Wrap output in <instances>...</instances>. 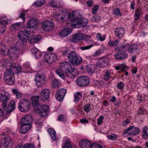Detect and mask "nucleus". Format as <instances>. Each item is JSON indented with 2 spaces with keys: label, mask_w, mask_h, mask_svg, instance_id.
<instances>
[{
  "label": "nucleus",
  "mask_w": 148,
  "mask_h": 148,
  "mask_svg": "<svg viewBox=\"0 0 148 148\" xmlns=\"http://www.w3.org/2000/svg\"><path fill=\"white\" fill-rule=\"evenodd\" d=\"M59 68L56 70V72L62 79L65 78L64 73H66V75L69 78H73L75 77L74 75L72 73L74 71V67H72L68 62H66L60 63Z\"/></svg>",
  "instance_id": "1"
},
{
  "label": "nucleus",
  "mask_w": 148,
  "mask_h": 148,
  "mask_svg": "<svg viewBox=\"0 0 148 148\" xmlns=\"http://www.w3.org/2000/svg\"><path fill=\"white\" fill-rule=\"evenodd\" d=\"M69 18L71 21V26L73 28H80L85 26L88 23L86 18H81L76 16L75 13L72 12L68 15Z\"/></svg>",
  "instance_id": "2"
},
{
  "label": "nucleus",
  "mask_w": 148,
  "mask_h": 148,
  "mask_svg": "<svg viewBox=\"0 0 148 148\" xmlns=\"http://www.w3.org/2000/svg\"><path fill=\"white\" fill-rule=\"evenodd\" d=\"M68 59L69 61L74 66L79 65L82 60V57L77 55L74 51H72L68 53Z\"/></svg>",
  "instance_id": "3"
},
{
  "label": "nucleus",
  "mask_w": 148,
  "mask_h": 148,
  "mask_svg": "<svg viewBox=\"0 0 148 148\" xmlns=\"http://www.w3.org/2000/svg\"><path fill=\"white\" fill-rule=\"evenodd\" d=\"M31 103L29 100L23 99H21L18 103V108L23 112H26L30 109Z\"/></svg>",
  "instance_id": "4"
},
{
  "label": "nucleus",
  "mask_w": 148,
  "mask_h": 148,
  "mask_svg": "<svg viewBox=\"0 0 148 148\" xmlns=\"http://www.w3.org/2000/svg\"><path fill=\"white\" fill-rule=\"evenodd\" d=\"M35 81L37 87L40 88L46 84V78L43 75L37 73L35 75Z\"/></svg>",
  "instance_id": "5"
},
{
  "label": "nucleus",
  "mask_w": 148,
  "mask_h": 148,
  "mask_svg": "<svg viewBox=\"0 0 148 148\" xmlns=\"http://www.w3.org/2000/svg\"><path fill=\"white\" fill-rule=\"evenodd\" d=\"M9 99V94L8 92L5 91L2 92L0 94V101L2 102L3 108L9 107L8 101Z\"/></svg>",
  "instance_id": "6"
},
{
  "label": "nucleus",
  "mask_w": 148,
  "mask_h": 148,
  "mask_svg": "<svg viewBox=\"0 0 148 148\" xmlns=\"http://www.w3.org/2000/svg\"><path fill=\"white\" fill-rule=\"evenodd\" d=\"M77 85L79 86H85L89 82V79L85 76H82L78 77L76 81Z\"/></svg>",
  "instance_id": "7"
},
{
  "label": "nucleus",
  "mask_w": 148,
  "mask_h": 148,
  "mask_svg": "<svg viewBox=\"0 0 148 148\" xmlns=\"http://www.w3.org/2000/svg\"><path fill=\"white\" fill-rule=\"evenodd\" d=\"M128 134L130 136H135L138 134L140 132V129L136 127H134V126H132L126 129L124 132L123 134H125L128 132Z\"/></svg>",
  "instance_id": "8"
},
{
  "label": "nucleus",
  "mask_w": 148,
  "mask_h": 148,
  "mask_svg": "<svg viewBox=\"0 0 148 148\" xmlns=\"http://www.w3.org/2000/svg\"><path fill=\"white\" fill-rule=\"evenodd\" d=\"M41 25L42 29L46 31H51L54 27L53 23L48 20L45 21L42 23Z\"/></svg>",
  "instance_id": "9"
},
{
  "label": "nucleus",
  "mask_w": 148,
  "mask_h": 148,
  "mask_svg": "<svg viewBox=\"0 0 148 148\" xmlns=\"http://www.w3.org/2000/svg\"><path fill=\"white\" fill-rule=\"evenodd\" d=\"M20 54L19 49L15 47H13L10 49V61L14 60L18 57Z\"/></svg>",
  "instance_id": "10"
},
{
  "label": "nucleus",
  "mask_w": 148,
  "mask_h": 148,
  "mask_svg": "<svg viewBox=\"0 0 148 148\" xmlns=\"http://www.w3.org/2000/svg\"><path fill=\"white\" fill-rule=\"evenodd\" d=\"M30 33L28 31H21L18 32V36L22 41H26L29 38Z\"/></svg>",
  "instance_id": "11"
},
{
  "label": "nucleus",
  "mask_w": 148,
  "mask_h": 148,
  "mask_svg": "<svg viewBox=\"0 0 148 148\" xmlns=\"http://www.w3.org/2000/svg\"><path fill=\"white\" fill-rule=\"evenodd\" d=\"M44 59L46 62L51 64L57 60V56L56 54L53 53H47L45 55Z\"/></svg>",
  "instance_id": "12"
},
{
  "label": "nucleus",
  "mask_w": 148,
  "mask_h": 148,
  "mask_svg": "<svg viewBox=\"0 0 148 148\" xmlns=\"http://www.w3.org/2000/svg\"><path fill=\"white\" fill-rule=\"evenodd\" d=\"M50 94V91L49 89H43L41 90L40 95V99L44 101L47 100L49 97Z\"/></svg>",
  "instance_id": "13"
},
{
  "label": "nucleus",
  "mask_w": 148,
  "mask_h": 148,
  "mask_svg": "<svg viewBox=\"0 0 148 148\" xmlns=\"http://www.w3.org/2000/svg\"><path fill=\"white\" fill-rule=\"evenodd\" d=\"M37 110H39L40 116L42 117L45 116L47 114L49 111V107L47 105H42L39 109L37 106Z\"/></svg>",
  "instance_id": "14"
},
{
  "label": "nucleus",
  "mask_w": 148,
  "mask_h": 148,
  "mask_svg": "<svg viewBox=\"0 0 148 148\" xmlns=\"http://www.w3.org/2000/svg\"><path fill=\"white\" fill-rule=\"evenodd\" d=\"M32 121V116L30 114H28L23 116L21 118V124L27 125H32L31 123Z\"/></svg>",
  "instance_id": "15"
},
{
  "label": "nucleus",
  "mask_w": 148,
  "mask_h": 148,
  "mask_svg": "<svg viewBox=\"0 0 148 148\" xmlns=\"http://www.w3.org/2000/svg\"><path fill=\"white\" fill-rule=\"evenodd\" d=\"M66 92V90L64 88H61L58 90L55 96L56 99L59 101H62Z\"/></svg>",
  "instance_id": "16"
},
{
  "label": "nucleus",
  "mask_w": 148,
  "mask_h": 148,
  "mask_svg": "<svg viewBox=\"0 0 148 148\" xmlns=\"http://www.w3.org/2000/svg\"><path fill=\"white\" fill-rule=\"evenodd\" d=\"M8 24L6 17L3 16L0 19V33L5 32L6 29V25Z\"/></svg>",
  "instance_id": "17"
},
{
  "label": "nucleus",
  "mask_w": 148,
  "mask_h": 148,
  "mask_svg": "<svg viewBox=\"0 0 148 148\" xmlns=\"http://www.w3.org/2000/svg\"><path fill=\"white\" fill-rule=\"evenodd\" d=\"M108 64V60L106 57L100 58L96 64L97 67H104Z\"/></svg>",
  "instance_id": "18"
},
{
  "label": "nucleus",
  "mask_w": 148,
  "mask_h": 148,
  "mask_svg": "<svg viewBox=\"0 0 148 148\" xmlns=\"http://www.w3.org/2000/svg\"><path fill=\"white\" fill-rule=\"evenodd\" d=\"M55 19L60 22H63L66 19L67 14L62 10L60 12V14H54Z\"/></svg>",
  "instance_id": "19"
},
{
  "label": "nucleus",
  "mask_w": 148,
  "mask_h": 148,
  "mask_svg": "<svg viewBox=\"0 0 148 148\" xmlns=\"http://www.w3.org/2000/svg\"><path fill=\"white\" fill-rule=\"evenodd\" d=\"M79 146L82 148H92V145L87 140H82L79 143Z\"/></svg>",
  "instance_id": "20"
},
{
  "label": "nucleus",
  "mask_w": 148,
  "mask_h": 148,
  "mask_svg": "<svg viewBox=\"0 0 148 148\" xmlns=\"http://www.w3.org/2000/svg\"><path fill=\"white\" fill-rule=\"evenodd\" d=\"M84 34L80 32H78L73 36V41L75 43H77L84 40Z\"/></svg>",
  "instance_id": "21"
},
{
  "label": "nucleus",
  "mask_w": 148,
  "mask_h": 148,
  "mask_svg": "<svg viewBox=\"0 0 148 148\" xmlns=\"http://www.w3.org/2000/svg\"><path fill=\"white\" fill-rule=\"evenodd\" d=\"M32 127V125H29L21 124L19 129L20 132L21 134H25L29 131Z\"/></svg>",
  "instance_id": "22"
},
{
  "label": "nucleus",
  "mask_w": 148,
  "mask_h": 148,
  "mask_svg": "<svg viewBox=\"0 0 148 148\" xmlns=\"http://www.w3.org/2000/svg\"><path fill=\"white\" fill-rule=\"evenodd\" d=\"M72 28H65L61 30L60 33V35L61 37H65L69 35L72 32Z\"/></svg>",
  "instance_id": "23"
},
{
  "label": "nucleus",
  "mask_w": 148,
  "mask_h": 148,
  "mask_svg": "<svg viewBox=\"0 0 148 148\" xmlns=\"http://www.w3.org/2000/svg\"><path fill=\"white\" fill-rule=\"evenodd\" d=\"M3 108L0 109V116L6 119L9 114V107L7 106V108Z\"/></svg>",
  "instance_id": "24"
},
{
  "label": "nucleus",
  "mask_w": 148,
  "mask_h": 148,
  "mask_svg": "<svg viewBox=\"0 0 148 148\" xmlns=\"http://www.w3.org/2000/svg\"><path fill=\"white\" fill-rule=\"evenodd\" d=\"M115 36L119 39H121L125 34V30L121 28H117L114 31Z\"/></svg>",
  "instance_id": "25"
},
{
  "label": "nucleus",
  "mask_w": 148,
  "mask_h": 148,
  "mask_svg": "<svg viewBox=\"0 0 148 148\" xmlns=\"http://www.w3.org/2000/svg\"><path fill=\"white\" fill-rule=\"evenodd\" d=\"M9 49L6 47L5 45L1 44L0 45V53L4 56L7 55L9 54Z\"/></svg>",
  "instance_id": "26"
},
{
  "label": "nucleus",
  "mask_w": 148,
  "mask_h": 148,
  "mask_svg": "<svg viewBox=\"0 0 148 148\" xmlns=\"http://www.w3.org/2000/svg\"><path fill=\"white\" fill-rule=\"evenodd\" d=\"M38 23V21L36 19L32 18L29 20L27 22V25L29 28H33L36 26Z\"/></svg>",
  "instance_id": "27"
},
{
  "label": "nucleus",
  "mask_w": 148,
  "mask_h": 148,
  "mask_svg": "<svg viewBox=\"0 0 148 148\" xmlns=\"http://www.w3.org/2000/svg\"><path fill=\"white\" fill-rule=\"evenodd\" d=\"M62 148H76V147L74 145H72L70 140L69 139L66 140L63 144Z\"/></svg>",
  "instance_id": "28"
},
{
  "label": "nucleus",
  "mask_w": 148,
  "mask_h": 148,
  "mask_svg": "<svg viewBox=\"0 0 148 148\" xmlns=\"http://www.w3.org/2000/svg\"><path fill=\"white\" fill-rule=\"evenodd\" d=\"M97 67L96 65L90 64L88 65L86 67V70L89 73H94L97 70Z\"/></svg>",
  "instance_id": "29"
},
{
  "label": "nucleus",
  "mask_w": 148,
  "mask_h": 148,
  "mask_svg": "<svg viewBox=\"0 0 148 148\" xmlns=\"http://www.w3.org/2000/svg\"><path fill=\"white\" fill-rule=\"evenodd\" d=\"M41 38V36L40 35H34L31 37L30 40H29L30 43L33 44V43L37 42L39 41Z\"/></svg>",
  "instance_id": "30"
},
{
  "label": "nucleus",
  "mask_w": 148,
  "mask_h": 148,
  "mask_svg": "<svg viewBox=\"0 0 148 148\" xmlns=\"http://www.w3.org/2000/svg\"><path fill=\"white\" fill-rule=\"evenodd\" d=\"M32 105L34 106H36L38 105L39 100V96H32L31 98Z\"/></svg>",
  "instance_id": "31"
},
{
  "label": "nucleus",
  "mask_w": 148,
  "mask_h": 148,
  "mask_svg": "<svg viewBox=\"0 0 148 148\" xmlns=\"http://www.w3.org/2000/svg\"><path fill=\"white\" fill-rule=\"evenodd\" d=\"M4 79L5 82L8 85H9V69H7L4 74Z\"/></svg>",
  "instance_id": "32"
},
{
  "label": "nucleus",
  "mask_w": 148,
  "mask_h": 148,
  "mask_svg": "<svg viewBox=\"0 0 148 148\" xmlns=\"http://www.w3.org/2000/svg\"><path fill=\"white\" fill-rule=\"evenodd\" d=\"M48 131L53 140L55 141L56 138V134L55 131L51 128L48 130Z\"/></svg>",
  "instance_id": "33"
},
{
  "label": "nucleus",
  "mask_w": 148,
  "mask_h": 148,
  "mask_svg": "<svg viewBox=\"0 0 148 148\" xmlns=\"http://www.w3.org/2000/svg\"><path fill=\"white\" fill-rule=\"evenodd\" d=\"M148 128L147 126H144L142 128V137L144 139H147L148 138Z\"/></svg>",
  "instance_id": "34"
},
{
  "label": "nucleus",
  "mask_w": 148,
  "mask_h": 148,
  "mask_svg": "<svg viewBox=\"0 0 148 148\" xmlns=\"http://www.w3.org/2000/svg\"><path fill=\"white\" fill-rule=\"evenodd\" d=\"M32 51L36 59L40 57L41 55L40 52L35 47H34L32 49Z\"/></svg>",
  "instance_id": "35"
},
{
  "label": "nucleus",
  "mask_w": 148,
  "mask_h": 148,
  "mask_svg": "<svg viewBox=\"0 0 148 148\" xmlns=\"http://www.w3.org/2000/svg\"><path fill=\"white\" fill-rule=\"evenodd\" d=\"M128 49L129 52L131 54L136 53L137 52V47L135 45L130 46Z\"/></svg>",
  "instance_id": "36"
},
{
  "label": "nucleus",
  "mask_w": 148,
  "mask_h": 148,
  "mask_svg": "<svg viewBox=\"0 0 148 148\" xmlns=\"http://www.w3.org/2000/svg\"><path fill=\"white\" fill-rule=\"evenodd\" d=\"M111 72L107 70L103 75V79L105 81H108L111 78Z\"/></svg>",
  "instance_id": "37"
},
{
  "label": "nucleus",
  "mask_w": 148,
  "mask_h": 148,
  "mask_svg": "<svg viewBox=\"0 0 148 148\" xmlns=\"http://www.w3.org/2000/svg\"><path fill=\"white\" fill-rule=\"evenodd\" d=\"M16 64L15 63L10 62V74L14 75V71L16 67Z\"/></svg>",
  "instance_id": "38"
},
{
  "label": "nucleus",
  "mask_w": 148,
  "mask_h": 148,
  "mask_svg": "<svg viewBox=\"0 0 148 148\" xmlns=\"http://www.w3.org/2000/svg\"><path fill=\"white\" fill-rule=\"evenodd\" d=\"M50 5L52 7L58 8L60 6V4L56 0H51L49 2Z\"/></svg>",
  "instance_id": "39"
},
{
  "label": "nucleus",
  "mask_w": 148,
  "mask_h": 148,
  "mask_svg": "<svg viewBox=\"0 0 148 148\" xmlns=\"http://www.w3.org/2000/svg\"><path fill=\"white\" fill-rule=\"evenodd\" d=\"M9 137H5L4 139V143L3 146L4 148H9Z\"/></svg>",
  "instance_id": "40"
},
{
  "label": "nucleus",
  "mask_w": 148,
  "mask_h": 148,
  "mask_svg": "<svg viewBox=\"0 0 148 148\" xmlns=\"http://www.w3.org/2000/svg\"><path fill=\"white\" fill-rule=\"evenodd\" d=\"M83 109L84 111L86 113L89 112L91 110V107L89 103L84 105L83 106Z\"/></svg>",
  "instance_id": "41"
},
{
  "label": "nucleus",
  "mask_w": 148,
  "mask_h": 148,
  "mask_svg": "<svg viewBox=\"0 0 148 148\" xmlns=\"http://www.w3.org/2000/svg\"><path fill=\"white\" fill-rule=\"evenodd\" d=\"M11 27H12L14 30H18L21 29V23L18 22L12 25Z\"/></svg>",
  "instance_id": "42"
},
{
  "label": "nucleus",
  "mask_w": 148,
  "mask_h": 148,
  "mask_svg": "<svg viewBox=\"0 0 148 148\" xmlns=\"http://www.w3.org/2000/svg\"><path fill=\"white\" fill-rule=\"evenodd\" d=\"M119 43V40H116L114 41L110 40L108 42L109 46L111 47H113L117 45Z\"/></svg>",
  "instance_id": "43"
},
{
  "label": "nucleus",
  "mask_w": 148,
  "mask_h": 148,
  "mask_svg": "<svg viewBox=\"0 0 148 148\" xmlns=\"http://www.w3.org/2000/svg\"><path fill=\"white\" fill-rule=\"evenodd\" d=\"M142 11L140 9H137L135 13L134 16V19L135 20H137L140 15L141 14Z\"/></svg>",
  "instance_id": "44"
},
{
  "label": "nucleus",
  "mask_w": 148,
  "mask_h": 148,
  "mask_svg": "<svg viewBox=\"0 0 148 148\" xmlns=\"http://www.w3.org/2000/svg\"><path fill=\"white\" fill-rule=\"evenodd\" d=\"M16 108L15 103L13 100L10 102V113L13 111Z\"/></svg>",
  "instance_id": "45"
},
{
  "label": "nucleus",
  "mask_w": 148,
  "mask_h": 148,
  "mask_svg": "<svg viewBox=\"0 0 148 148\" xmlns=\"http://www.w3.org/2000/svg\"><path fill=\"white\" fill-rule=\"evenodd\" d=\"M81 97L82 95L79 92L76 93L75 95V101L77 102L81 98Z\"/></svg>",
  "instance_id": "46"
},
{
  "label": "nucleus",
  "mask_w": 148,
  "mask_h": 148,
  "mask_svg": "<svg viewBox=\"0 0 148 148\" xmlns=\"http://www.w3.org/2000/svg\"><path fill=\"white\" fill-rule=\"evenodd\" d=\"M97 38L101 41H104L105 38L104 35H101L100 33H98L96 35Z\"/></svg>",
  "instance_id": "47"
},
{
  "label": "nucleus",
  "mask_w": 148,
  "mask_h": 148,
  "mask_svg": "<svg viewBox=\"0 0 148 148\" xmlns=\"http://www.w3.org/2000/svg\"><path fill=\"white\" fill-rule=\"evenodd\" d=\"M43 121L40 119H38L35 120V123L38 127H40L42 125Z\"/></svg>",
  "instance_id": "48"
},
{
  "label": "nucleus",
  "mask_w": 148,
  "mask_h": 148,
  "mask_svg": "<svg viewBox=\"0 0 148 148\" xmlns=\"http://www.w3.org/2000/svg\"><path fill=\"white\" fill-rule=\"evenodd\" d=\"M146 110L144 108H141L138 111V114L139 115H143L146 114Z\"/></svg>",
  "instance_id": "49"
},
{
  "label": "nucleus",
  "mask_w": 148,
  "mask_h": 148,
  "mask_svg": "<svg viewBox=\"0 0 148 148\" xmlns=\"http://www.w3.org/2000/svg\"><path fill=\"white\" fill-rule=\"evenodd\" d=\"M22 148H35L34 144H32L25 143L23 146H22Z\"/></svg>",
  "instance_id": "50"
},
{
  "label": "nucleus",
  "mask_w": 148,
  "mask_h": 148,
  "mask_svg": "<svg viewBox=\"0 0 148 148\" xmlns=\"http://www.w3.org/2000/svg\"><path fill=\"white\" fill-rule=\"evenodd\" d=\"M44 3V0H39L38 1H35L34 2V3L37 6L39 7L42 5Z\"/></svg>",
  "instance_id": "51"
},
{
  "label": "nucleus",
  "mask_w": 148,
  "mask_h": 148,
  "mask_svg": "<svg viewBox=\"0 0 148 148\" xmlns=\"http://www.w3.org/2000/svg\"><path fill=\"white\" fill-rule=\"evenodd\" d=\"M60 84V83L58 80L56 79H55L53 82L52 86L53 88L58 87Z\"/></svg>",
  "instance_id": "52"
},
{
  "label": "nucleus",
  "mask_w": 148,
  "mask_h": 148,
  "mask_svg": "<svg viewBox=\"0 0 148 148\" xmlns=\"http://www.w3.org/2000/svg\"><path fill=\"white\" fill-rule=\"evenodd\" d=\"M117 135L114 134H112L110 135H108L107 136V137L111 140H114L117 138Z\"/></svg>",
  "instance_id": "53"
},
{
  "label": "nucleus",
  "mask_w": 148,
  "mask_h": 148,
  "mask_svg": "<svg viewBox=\"0 0 148 148\" xmlns=\"http://www.w3.org/2000/svg\"><path fill=\"white\" fill-rule=\"evenodd\" d=\"M15 82V77L14 75L10 74V85L13 84Z\"/></svg>",
  "instance_id": "54"
},
{
  "label": "nucleus",
  "mask_w": 148,
  "mask_h": 148,
  "mask_svg": "<svg viewBox=\"0 0 148 148\" xmlns=\"http://www.w3.org/2000/svg\"><path fill=\"white\" fill-rule=\"evenodd\" d=\"M114 14L117 16H121V13L118 8H116L114 10Z\"/></svg>",
  "instance_id": "55"
},
{
  "label": "nucleus",
  "mask_w": 148,
  "mask_h": 148,
  "mask_svg": "<svg viewBox=\"0 0 148 148\" xmlns=\"http://www.w3.org/2000/svg\"><path fill=\"white\" fill-rule=\"evenodd\" d=\"M98 10V6L97 5H95L92 8V12L93 14H95L97 13Z\"/></svg>",
  "instance_id": "56"
},
{
  "label": "nucleus",
  "mask_w": 148,
  "mask_h": 148,
  "mask_svg": "<svg viewBox=\"0 0 148 148\" xmlns=\"http://www.w3.org/2000/svg\"><path fill=\"white\" fill-rule=\"evenodd\" d=\"M128 47V45H123L120 49V51L125 52L127 49V48Z\"/></svg>",
  "instance_id": "57"
},
{
  "label": "nucleus",
  "mask_w": 148,
  "mask_h": 148,
  "mask_svg": "<svg viewBox=\"0 0 148 148\" xmlns=\"http://www.w3.org/2000/svg\"><path fill=\"white\" fill-rule=\"evenodd\" d=\"M121 53L120 60H124L127 58L128 57V54L126 53Z\"/></svg>",
  "instance_id": "58"
},
{
  "label": "nucleus",
  "mask_w": 148,
  "mask_h": 148,
  "mask_svg": "<svg viewBox=\"0 0 148 148\" xmlns=\"http://www.w3.org/2000/svg\"><path fill=\"white\" fill-rule=\"evenodd\" d=\"M103 119V116L101 115L97 119V125H99L102 124Z\"/></svg>",
  "instance_id": "59"
},
{
  "label": "nucleus",
  "mask_w": 148,
  "mask_h": 148,
  "mask_svg": "<svg viewBox=\"0 0 148 148\" xmlns=\"http://www.w3.org/2000/svg\"><path fill=\"white\" fill-rule=\"evenodd\" d=\"M22 68L20 66H18V65L16 64V67L15 69L14 73L16 72V73H18L21 72Z\"/></svg>",
  "instance_id": "60"
},
{
  "label": "nucleus",
  "mask_w": 148,
  "mask_h": 148,
  "mask_svg": "<svg viewBox=\"0 0 148 148\" xmlns=\"http://www.w3.org/2000/svg\"><path fill=\"white\" fill-rule=\"evenodd\" d=\"M125 84L122 82H120L117 83V87L120 90H122Z\"/></svg>",
  "instance_id": "61"
},
{
  "label": "nucleus",
  "mask_w": 148,
  "mask_h": 148,
  "mask_svg": "<svg viewBox=\"0 0 148 148\" xmlns=\"http://www.w3.org/2000/svg\"><path fill=\"white\" fill-rule=\"evenodd\" d=\"M103 52V50L101 49H100L96 52L94 54V56L95 57L97 56Z\"/></svg>",
  "instance_id": "62"
},
{
  "label": "nucleus",
  "mask_w": 148,
  "mask_h": 148,
  "mask_svg": "<svg viewBox=\"0 0 148 148\" xmlns=\"http://www.w3.org/2000/svg\"><path fill=\"white\" fill-rule=\"evenodd\" d=\"M93 46V45H88L85 46H83L81 48V49L82 50H86L89 49L92 47Z\"/></svg>",
  "instance_id": "63"
},
{
  "label": "nucleus",
  "mask_w": 148,
  "mask_h": 148,
  "mask_svg": "<svg viewBox=\"0 0 148 148\" xmlns=\"http://www.w3.org/2000/svg\"><path fill=\"white\" fill-rule=\"evenodd\" d=\"M100 19V17L98 16H96L94 17L92 19L93 22H97L99 21Z\"/></svg>",
  "instance_id": "64"
}]
</instances>
